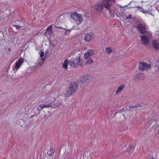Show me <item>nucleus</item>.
I'll list each match as a JSON object with an SVG mask.
<instances>
[{"label":"nucleus","instance_id":"7ed1b4c3","mask_svg":"<svg viewBox=\"0 0 159 159\" xmlns=\"http://www.w3.org/2000/svg\"><path fill=\"white\" fill-rule=\"evenodd\" d=\"M146 25L145 24L140 23L137 25V28L141 34H148V31L146 30Z\"/></svg>","mask_w":159,"mask_h":159},{"label":"nucleus","instance_id":"f3484780","mask_svg":"<svg viewBox=\"0 0 159 159\" xmlns=\"http://www.w3.org/2000/svg\"><path fill=\"white\" fill-rule=\"evenodd\" d=\"M77 15H78L80 16V14L77 12H76L74 13H72L71 14L70 18L74 20L75 19V18H76V16H77Z\"/></svg>","mask_w":159,"mask_h":159},{"label":"nucleus","instance_id":"2f4dec72","mask_svg":"<svg viewBox=\"0 0 159 159\" xmlns=\"http://www.w3.org/2000/svg\"><path fill=\"white\" fill-rule=\"evenodd\" d=\"M35 110V113H36V112H37L38 113L37 114H39L40 112L39 109L38 108H36Z\"/></svg>","mask_w":159,"mask_h":159},{"label":"nucleus","instance_id":"473e14b6","mask_svg":"<svg viewBox=\"0 0 159 159\" xmlns=\"http://www.w3.org/2000/svg\"><path fill=\"white\" fill-rule=\"evenodd\" d=\"M132 15H129L128 16H127L126 18V19H132Z\"/></svg>","mask_w":159,"mask_h":159},{"label":"nucleus","instance_id":"e433bc0d","mask_svg":"<svg viewBox=\"0 0 159 159\" xmlns=\"http://www.w3.org/2000/svg\"><path fill=\"white\" fill-rule=\"evenodd\" d=\"M67 31H66V32L65 33V35H67Z\"/></svg>","mask_w":159,"mask_h":159},{"label":"nucleus","instance_id":"f257e3e1","mask_svg":"<svg viewBox=\"0 0 159 159\" xmlns=\"http://www.w3.org/2000/svg\"><path fill=\"white\" fill-rule=\"evenodd\" d=\"M112 4L111 0H102V2H97L94 5V8L95 11L98 13H101L104 8L108 11L109 13L111 15H114V12L116 13V10H114V12H112L111 9Z\"/></svg>","mask_w":159,"mask_h":159},{"label":"nucleus","instance_id":"58836bf2","mask_svg":"<svg viewBox=\"0 0 159 159\" xmlns=\"http://www.w3.org/2000/svg\"><path fill=\"white\" fill-rule=\"evenodd\" d=\"M149 159H153L152 158H150Z\"/></svg>","mask_w":159,"mask_h":159},{"label":"nucleus","instance_id":"20e7f679","mask_svg":"<svg viewBox=\"0 0 159 159\" xmlns=\"http://www.w3.org/2000/svg\"><path fill=\"white\" fill-rule=\"evenodd\" d=\"M151 68V65L148 63L142 62H139V68L140 70L144 71L145 70H147L148 69H150Z\"/></svg>","mask_w":159,"mask_h":159},{"label":"nucleus","instance_id":"4468645a","mask_svg":"<svg viewBox=\"0 0 159 159\" xmlns=\"http://www.w3.org/2000/svg\"><path fill=\"white\" fill-rule=\"evenodd\" d=\"M52 26L50 25L49 27L47 28V31L45 32L44 34H46L47 33H48V34L51 35V34L52 33Z\"/></svg>","mask_w":159,"mask_h":159},{"label":"nucleus","instance_id":"39448f33","mask_svg":"<svg viewBox=\"0 0 159 159\" xmlns=\"http://www.w3.org/2000/svg\"><path fill=\"white\" fill-rule=\"evenodd\" d=\"M24 62L23 59L21 58H19L15 62L14 67L13 68L14 70H16L20 67Z\"/></svg>","mask_w":159,"mask_h":159},{"label":"nucleus","instance_id":"ea45409f","mask_svg":"<svg viewBox=\"0 0 159 159\" xmlns=\"http://www.w3.org/2000/svg\"><path fill=\"white\" fill-rule=\"evenodd\" d=\"M120 8H122V7H120Z\"/></svg>","mask_w":159,"mask_h":159},{"label":"nucleus","instance_id":"cd10ccee","mask_svg":"<svg viewBox=\"0 0 159 159\" xmlns=\"http://www.w3.org/2000/svg\"><path fill=\"white\" fill-rule=\"evenodd\" d=\"M13 26H15L16 29H18V30H19L21 27H20V25H13Z\"/></svg>","mask_w":159,"mask_h":159},{"label":"nucleus","instance_id":"c9c22d12","mask_svg":"<svg viewBox=\"0 0 159 159\" xmlns=\"http://www.w3.org/2000/svg\"><path fill=\"white\" fill-rule=\"evenodd\" d=\"M136 7L137 8H141V7H139V6H136Z\"/></svg>","mask_w":159,"mask_h":159},{"label":"nucleus","instance_id":"4c0bfd02","mask_svg":"<svg viewBox=\"0 0 159 159\" xmlns=\"http://www.w3.org/2000/svg\"><path fill=\"white\" fill-rule=\"evenodd\" d=\"M127 7V5L126 6H125L124 7V8H125V7Z\"/></svg>","mask_w":159,"mask_h":159},{"label":"nucleus","instance_id":"f704fd0d","mask_svg":"<svg viewBox=\"0 0 159 159\" xmlns=\"http://www.w3.org/2000/svg\"><path fill=\"white\" fill-rule=\"evenodd\" d=\"M55 26H56V27H57V28H61V27H58V26H57L56 25H55ZM62 29H64V28H62Z\"/></svg>","mask_w":159,"mask_h":159},{"label":"nucleus","instance_id":"423d86ee","mask_svg":"<svg viewBox=\"0 0 159 159\" xmlns=\"http://www.w3.org/2000/svg\"><path fill=\"white\" fill-rule=\"evenodd\" d=\"M141 38L142 43L145 46L148 45L149 42V37L146 35H143L140 36Z\"/></svg>","mask_w":159,"mask_h":159},{"label":"nucleus","instance_id":"dca6fc26","mask_svg":"<svg viewBox=\"0 0 159 159\" xmlns=\"http://www.w3.org/2000/svg\"><path fill=\"white\" fill-rule=\"evenodd\" d=\"M45 61V60H44V59H40L39 60V61L37 63V66H36L35 67L37 68L38 66H39L40 67H41Z\"/></svg>","mask_w":159,"mask_h":159},{"label":"nucleus","instance_id":"393cba45","mask_svg":"<svg viewBox=\"0 0 159 159\" xmlns=\"http://www.w3.org/2000/svg\"><path fill=\"white\" fill-rule=\"evenodd\" d=\"M138 74L139 79H143L144 77V75L142 73H139Z\"/></svg>","mask_w":159,"mask_h":159},{"label":"nucleus","instance_id":"f03ea898","mask_svg":"<svg viewBox=\"0 0 159 159\" xmlns=\"http://www.w3.org/2000/svg\"><path fill=\"white\" fill-rule=\"evenodd\" d=\"M78 87V83L77 82L74 81L71 82L67 89L66 93L64 94L65 98H67L75 93L77 91Z\"/></svg>","mask_w":159,"mask_h":159},{"label":"nucleus","instance_id":"9d476101","mask_svg":"<svg viewBox=\"0 0 159 159\" xmlns=\"http://www.w3.org/2000/svg\"><path fill=\"white\" fill-rule=\"evenodd\" d=\"M89 76V74L83 75L80 78V80H78V82H77L78 83V84L80 83L84 82L88 79Z\"/></svg>","mask_w":159,"mask_h":159},{"label":"nucleus","instance_id":"6e6552de","mask_svg":"<svg viewBox=\"0 0 159 159\" xmlns=\"http://www.w3.org/2000/svg\"><path fill=\"white\" fill-rule=\"evenodd\" d=\"M94 52L93 50H88L87 52L85 53L84 55V58L87 59L90 58V57L92 56L94 54Z\"/></svg>","mask_w":159,"mask_h":159},{"label":"nucleus","instance_id":"1a4fd4ad","mask_svg":"<svg viewBox=\"0 0 159 159\" xmlns=\"http://www.w3.org/2000/svg\"><path fill=\"white\" fill-rule=\"evenodd\" d=\"M74 20L76 22V25H79L80 24L82 21L83 17L80 14V16L77 15L76 16V18H75Z\"/></svg>","mask_w":159,"mask_h":159},{"label":"nucleus","instance_id":"c85d7f7f","mask_svg":"<svg viewBox=\"0 0 159 159\" xmlns=\"http://www.w3.org/2000/svg\"><path fill=\"white\" fill-rule=\"evenodd\" d=\"M69 64H70L71 66H72V65L75 64V61H69Z\"/></svg>","mask_w":159,"mask_h":159},{"label":"nucleus","instance_id":"b1692460","mask_svg":"<svg viewBox=\"0 0 159 159\" xmlns=\"http://www.w3.org/2000/svg\"><path fill=\"white\" fill-rule=\"evenodd\" d=\"M107 53L108 54H110L112 52V50L110 48H107L106 49Z\"/></svg>","mask_w":159,"mask_h":159},{"label":"nucleus","instance_id":"412c9836","mask_svg":"<svg viewBox=\"0 0 159 159\" xmlns=\"http://www.w3.org/2000/svg\"><path fill=\"white\" fill-rule=\"evenodd\" d=\"M146 104H144L143 103H139L137 104H136V107H143L144 108H145L146 107Z\"/></svg>","mask_w":159,"mask_h":159},{"label":"nucleus","instance_id":"bb28decb","mask_svg":"<svg viewBox=\"0 0 159 159\" xmlns=\"http://www.w3.org/2000/svg\"><path fill=\"white\" fill-rule=\"evenodd\" d=\"M41 115L43 116V119H47L48 118L47 117L46 118V114L45 112H44V111H43L42 112Z\"/></svg>","mask_w":159,"mask_h":159},{"label":"nucleus","instance_id":"5701e85b","mask_svg":"<svg viewBox=\"0 0 159 159\" xmlns=\"http://www.w3.org/2000/svg\"><path fill=\"white\" fill-rule=\"evenodd\" d=\"M88 59V60H87L86 62V64H91L93 63V59H92L91 58H89Z\"/></svg>","mask_w":159,"mask_h":159},{"label":"nucleus","instance_id":"c756f323","mask_svg":"<svg viewBox=\"0 0 159 159\" xmlns=\"http://www.w3.org/2000/svg\"><path fill=\"white\" fill-rule=\"evenodd\" d=\"M129 108H136V105H131L129 106Z\"/></svg>","mask_w":159,"mask_h":159},{"label":"nucleus","instance_id":"72a5a7b5","mask_svg":"<svg viewBox=\"0 0 159 159\" xmlns=\"http://www.w3.org/2000/svg\"><path fill=\"white\" fill-rule=\"evenodd\" d=\"M72 29V28H71V29H65V28H64V29L66 31H67H67H68V32L70 31Z\"/></svg>","mask_w":159,"mask_h":159},{"label":"nucleus","instance_id":"4be33fe9","mask_svg":"<svg viewBox=\"0 0 159 159\" xmlns=\"http://www.w3.org/2000/svg\"><path fill=\"white\" fill-rule=\"evenodd\" d=\"M51 104L50 103L49 104H48L47 105H40L39 106L41 108H43L44 107H51Z\"/></svg>","mask_w":159,"mask_h":159},{"label":"nucleus","instance_id":"9b49d317","mask_svg":"<svg viewBox=\"0 0 159 159\" xmlns=\"http://www.w3.org/2000/svg\"><path fill=\"white\" fill-rule=\"evenodd\" d=\"M152 42V45L154 48L157 50L159 49V42L157 40H153Z\"/></svg>","mask_w":159,"mask_h":159},{"label":"nucleus","instance_id":"6ab92c4d","mask_svg":"<svg viewBox=\"0 0 159 159\" xmlns=\"http://www.w3.org/2000/svg\"><path fill=\"white\" fill-rule=\"evenodd\" d=\"M54 150L52 148H51L48 151L47 153L49 156H51L54 154Z\"/></svg>","mask_w":159,"mask_h":159},{"label":"nucleus","instance_id":"ddd939ff","mask_svg":"<svg viewBox=\"0 0 159 159\" xmlns=\"http://www.w3.org/2000/svg\"><path fill=\"white\" fill-rule=\"evenodd\" d=\"M75 64H76L77 65H81L82 64V61L80 60V58L79 57L77 56L76 57L75 60Z\"/></svg>","mask_w":159,"mask_h":159},{"label":"nucleus","instance_id":"2eb2a0df","mask_svg":"<svg viewBox=\"0 0 159 159\" xmlns=\"http://www.w3.org/2000/svg\"><path fill=\"white\" fill-rule=\"evenodd\" d=\"M69 63V61L68 59H65L64 62L62 64V67L65 69H67V66Z\"/></svg>","mask_w":159,"mask_h":159},{"label":"nucleus","instance_id":"f8f14e48","mask_svg":"<svg viewBox=\"0 0 159 159\" xmlns=\"http://www.w3.org/2000/svg\"><path fill=\"white\" fill-rule=\"evenodd\" d=\"M125 86V84H122L120 85V86L117 89L116 92V94L119 92H121L124 89Z\"/></svg>","mask_w":159,"mask_h":159},{"label":"nucleus","instance_id":"a878e982","mask_svg":"<svg viewBox=\"0 0 159 159\" xmlns=\"http://www.w3.org/2000/svg\"><path fill=\"white\" fill-rule=\"evenodd\" d=\"M19 23L18 25H20V27L21 28V27H24L25 26L24 23L22 21H19Z\"/></svg>","mask_w":159,"mask_h":159},{"label":"nucleus","instance_id":"aec40b11","mask_svg":"<svg viewBox=\"0 0 159 159\" xmlns=\"http://www.w3.org/2000/svg\"><path fill=\"white\" fill-rule=\"evenodd\" d=\"M39 54L40 57L41 58V59H44V60H45L46 56L44 54V52H43L40 51V53H39Z\"/></svg>","mask_w":159,"mask_h":159},{"label":"nucleus","instance_id":"a211bd4d","mask_svg":"<svg viewBox=\"0 0 159 159\" xmlns=\"http://www.w3.org/2000/svg\"><path fill=\"white\" fill-rule=\"evenodd\" d=\"M133 148H133L131 145H129L127 149V151L129 154H131Z\"/></svg>","mask_w":159,"mask_h":159},{"label":"nucleus","instance_id":"7c9ffc66","mask_svg":"<svg viewBox=\"0 0 159 159\" xmlns=\"http://www.w3.org/2000/svg\"><path fill=\"white\" fill-rule=\"evenodd\" d=\"M138 78H139V76H138V74H137L136 75H135L134 77V79L136 80Z\"/></svg>","mask_w":159,"mask_h":159},{"label":"nucleus","instance_id":"0eeeda50","mask_svg":"<svg viewBox=\"0 0 159 159\" xmlns=\"http://www.w3.org/2000/svg\"><path fill=\"white\" fill-rule=\"evenodd\" d=\"M93 33L91 32L86 34L84 36V39L85 41L89 42L93 38Z\"/></svg>","mask_w":159,"mask_h":159}]
</instances>
